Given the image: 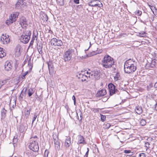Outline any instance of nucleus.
<instances>
[{
	"label": "nucleus",
	"mask_w": 157,
	"mask_h": 157,
	"mask_svg": "<svg viewBox=\"0 0 157 157\" xmlns=\"http://www.w3.org/2000/svg\"><path fill=\"white\" fill-rule=\"evenodd\" d=\"M36 33L34 31H33V37L31 40V41L29 44V47H31V48H33V44L34 40L35 39L37 40V39L38 36V33L37 31L36 32Z\"/></svg>",
	"instance_id": "nucleus-14"
},
{
	"label": "nucleus",
	"mask_w": 157,
	"mask_h": 157,
	"mask_svg": "<svg viewBox=\"0 0 157 157\" xmlns=\"http://www.w3.org/2000/svg\"><path fill=\"white\" fill-rule=\"evenodd\" d=\"M71 138L70 137H67V138L65 140L64 146L67 148L70 147L71 144Z\"/></svg>",
	"instance_id": "nucleus-23"
},
{
	"label": "nucleus",
	"mask_w": 157,
	"mask_h": 157,
	"mask_svg": "<svg viewBox=\"0 0 157 157\" xmlns=\"http://www.w3.org/2000/svg\"><path fill=\"white\" fill-rule=\"evenodd\" d=\"M146 33L145 32H143L139 33V36L142 37H144L146 36Z\"/></svg>",
	"instance_id": "nucleus-40"
},
{
	"label": "nucleus",
	"mask_w": 157,
	"mask_h": 157,
	"mask_svg": "<svg viewBox=\"0 0 157 157\" xmlns=\"http://www.w3.org/2000/svg\"><path fill=\"white\" fill-rule=\"evenodd\" d=\"M156 63V62L155 60H152L151 62V63L150 66L151 67H154Z\"/></svg>",
	"instance_id": "nucleus-43"
},
{
	"label": "nucleus",
	"mask_w": 157,
	"mask_h": 157,
	"mask_svg": "<svg viewBox=\"0 0 157 157\" xmlns=\"http://www.w3.org/2000/svg\"><path fill=\"white\" fill-rule=\"evenodd\" d=\"M6 82V80H0V85H1V87H2Z\"/></svg>",
	"instance_id": "nucleus-48"
},
{
	"label": "nucleus",
	"mask_w": 157,
	"mask_h": 157,
	"mask_svg": "<svg viewBox=\"0 0 157 157\" xmlns=\"http://www.w3.org/2000/svg\"><path fill=\"white\" fill-rule=\"evenodd\" d=\"M38 115V114L37 115L36 113H35L32 121V125L33 124V123L35 121V120L36 119V118Z\"/></svg>",
	"instance_id": "nucleus-44"
},
{
	"label": "nucleus",
	"mask_w": 157,
	"mask_h": 157,
	"mask_svg": "<svg viewBox=\"0 0 157 157\" xmlns=\"http://www.w3.org/2000/svg\"><path fill=\"white\" fill-rule=\"evenodd\" d=\"M54 144L56 149L59 150L60 148V141L59 140H57V141H55Z\"/></svg>",
	"instance_id": "nucleus-33"
},
{
	"label": "nucleus",
	"mask_w": 157,
	"mask_h": 157,
	"mask_svg": "<svg viewBox=\"0 0 157 157\" xmlns=\"http://www.w3.org/2000/svg\"><path fill=\"white\" fill-rule=\"evenodd\" d=\"M4 39H3V36H1L0 39V41L1 43L3 44V42L4 41Z\"/></svg>",
	"instance_id": "nucleus-57"
},
{
	"label": "nucleus",
	"mask_w": 157,
	"mask_h": 157,
	"mask_svg": "<svg viewBox=\"0 0 157 157\" xmlns=\"http://www.w3.org/2000/svg\"><path fill=\"white\" fill-rule=\"evenodd\" d=\"M79 113H80V119H79V118L78 116V113H77V112H76V115L77 116L78 120H79L80 121H81L82 120V114L80 110H79Z\"/></svg>",
	"instance_id": "nucleus-37"
},
{
	"label": "nucleus",
	"mask_w": 157,
	"mask_h": 157,
	"mask_svg": "<svg viewBox=\"0 0 157 157\" xmlns=\"http://www.w3.org/2000/svg\"><path fill=\"white\" fill-rule=\"evenodd\" d=\"M48 67L49 73L50 75H52L54 72V67L52 61H49L46 63Z\"/></svg>",
	"instance_id": "nucleus-9"
},
{
	"label": "nucleus",
	"mask_w": 157,
	"mask_h": 157,
	"mask_svg": "<svg viewBox=\"0 0 157 157\" xmlns=\"http://www.w3.org/2000/svg\"><path fill=\"white\" fill-rule=\"evenodd\" d=\"M102 50H100V52H97L96 51H94L92 52H90L89 54L87 55V57L91 56L94 55H96L98 54H99L102 52Z\"/></svg>",
	"instance_id": "nucleus-29"
},
{
	"label": "nucleus",
	"mask_w": 157,
	"mask_h": 157,
	"mask_svg": "<svg viewBox=\"0 0 157 157\" xmlns=\"http://www.w3.org/2000/svg\"><path fill=\"white\" fill-rule=\"evenodd\" d=\"M48 151L47 150H45V151L44 153V155L45 156H46L47 157L48 156Z\"/></svg>",
	"instance_id": "nucleus-55"
},
{
	"label": "nucleus",
	"mask_w": 157,
	"mask_h": 157,
	"mask_svg": "<svg viewBox=\"0 0 157 157\" xmlns=\"http://www.w3.org/2000/svg\"><path fill=\"white\" fill-rule=\"evenodd\" d=\"M102 62L103 67L106 68H110L115 65V62L113 58L109 55L104 56Z\"/></svg>",
	"instance_id": "nucleus-2"
},
{
	"label": "nucleus",
	"mask_w": 157,
	"mask_h": 157,
	"mask_svg": "<svg viewBox=\"0 0 157 157\" xmlns=\"http://www.w3.org/2000/svg\"><path fill=\"white\" fill-rule=\"evenodd\" d=\"M147 90L150 93L154 92L155 90V88L154 86H153L152 83L150 84L147 86Z\"/></svg>",
	"instance_id": "nucleus-20"
},
{
	"label": "nucleus",
	"mask_w": 157,
	"mask_h": 157,
	"mask_svg": "<svg viewBox=\"0 0 157 157\" xmlns=\"http://www.w3.org/2000/svg\"><path fill=\"white\" fill-rule=\"evenodd\" d=\"M103 109V108H95V109H94V113H98L99 112V110L100 109V110H101V109Z\"/></svg>",
	"instance_id": "nucleus-52"
},
{
	"label": "nucleus",
	"mask_w": 157,
	"mask_h": 157,
	"mask_svg": "<svg viewBox=\"0 0 157 157\" xmlns=\"http://www.w3.org/2000/svg\"><path fill=\"white\" fill-rule=\"evenodd\" d=\"M30 109H26L25 111V116L26 117V118L28 117L29 115L30 114Z\"/></svg>",
	"instance_id": "nucleus-35"
},
{
	"label": "nucleus",
	"mask_w": 157,
	"mask_h": 157,
	"mask_svg": "<svg viewBox=\"0 0 157 157\" xmlns=\"http://www.w3.org/2000/svg\"><path fill=\"white\" fill-rule=\"evenodd\" d=\"M139 157H146L147 154L144 153H141L139 154Z\"/></svg>",
	"instance_id": "nucleus-46"
},
{
	"label": "nucleus",
	"mask_w": 157,
	"mask_h": 157,
	"mask_svg": "<svg viewBox=\"0 0 157 157\" xmlns=\"http://www.w3.org/2000/svg\"><path fill=\"white\" fill-rule=\"evenodd\" d=\"M51 44L54 46H60L62 45L63 43L61 40L56 38H52L51 41Z\"/></svg>",
	"instance_id": "nucleus-8"
},
{
	"label": "nucleus",
	"mask_w": 157,
	"mask_h": 157,
	"mask_svg": "<svg viewBox=\"0 0 157 157\" xmlns=\"http://www.w3.org/2000/svg\"><path fill=\"white\" fill-rule=\"evenodd\" d=\"M73 2L76 4H78L79 3V0H73Z\"/></svg>",
	"instance_id": "nucleus-56"
},
{
	"label": "nucleus",
	"mask_w": 157,
	"mask_h": 157,
	"mask_svg": "<svg viewBox=\"0 0 157 157\" xmlns=\"http://www.w3.org/2000/svg\"><path fill=\"white\" fill-rule=\"evenodd\" d=\"M72 52V49H70L65 52L63 56V59L65 62L69 61L71 60Z\"/></svg>",
	"instance_id": "nucleus-6"
},
{
	"label": "nucleus",
	"mask_w": 157,
	"mask_h": 157,
	"mask_svg": "<svg viewBox=\"0 0 157 157\" xmlns=\"http://www.w3.org/2000/svg\"><path fill=\"white\" fill-rule=\"evenodd\" d=\"M78 144H86L85 138L83 136L80 135H79L78 136Z\"/></svg>",
	"instance_id": "nucleus-17"
},
{
	"label": "nucleus",
	"mask_w": 157,
	"mask_h": 157,
	"mask_svg": "<svg viewBox=\"0 0 157 157\" xmlns=\"http://www.w3.org/2000/svg\"><path fill=\"white\" fill-rule=\"evenodd\" d=\"M134 153V152H131L128 155L129 156H131L133 155V154Z\"/></svg>",
	"instance_id": "nucleus-60"
},
{
	"label": "nucleus",
	"mask_w": 157,
	"mask_h": 157,
	"mask_svg": "<svg viewBox=\"0 0 157 157\" xmlns=\"http://www.w3.org/2000/svg\"><path fill=\"white\" fill-rule=\"evenodd\" d=\"M124 152L125 153H126V154H129L131 151L130 150H125L124 151Z\"/></svg>",
	"instance_id": "nucleus-53"
},
{
	"label": "nucleus",
	"mask_w": 157,
	"mask_h": 157,
	"mask_svg": "<svg viewBox=\"0 0 157 157\" xmlns=\"http://www.w3.org/2000/svg\"><path fill=\"white\" fill-rule=\"evenodd\" d=\"M20 24L21 26H23L25 27L27 26V21L25 17H22L20 18Z\"/></svg>",
	"instance_id": "nucleus-18"
},
{
	"label": "nucleus",
	"mask_w": 157,
	"mask_h": 157,
	"mask_svg": "<svg viewBox=\"0 0 157 157\" xmlns=\"http://www.w3.org/2000/svg\"><path fill=\"white\" fill-rule=\"evenodd\" d=\"M42 20L43 21H47L48 20V17L46 13H43L41 17Z\"/></svg>",
	"instance_id": "nucleus-32"
},
{
	"label": "nucleus",
	"mask_w": 157,
	"mask_h": 157,
	"mask_svg": "<svg viewBox=\"0 0 157 157\" xmlns=\"http://www.w3.org/2000/svg\"><path fill=\"white\" fill-rule=\"evenodd\" d=\"M15 22L14 20L13 19L12 17H11L10 16L9 17V18L8 19H7L6 22V25H9L12 24L13 22Z\"/></svg>",
	"instance_id": "nucleus-27"
},
{
	"label": "nucleus",
	"mask_w": 157,
	"mask_h": 157,
	"mask_svg": "<svg viewBox=\"0 0 157 157\" xmlns=\"http://www.w3.org/2000/svg\"><path fill=\"white\" fill-rule=\"evenodd\" d=\"M27 90V88H24L21 91V94L19 97V99L20 101L22 100L23 99V96H25Z\"/></svg>",
	"instance_id": "nucleus-21"
},
{
	"label": "nucleus",
	"mask_w": 157,
	"mask_h": 157,
	"mask_svg": "<svg viewBox=\"0 0 157 157\" xmlns=\"http://www.w3.org/2000/svg\"><path fill=\"white\" fill-rule=\"evenodd\" d=\"M30 37L25 36L23 35H22L20 38V41L24 44L27 43L30 39Z\"/></svg>",
	"instance_id": "nucleus-16"
},
{
	"label": "nucleus",
	"mask_w": 157,
	"mask_h": 157,
	"mask_svg": "<svg viewBox=\"0 0 157 157\" xmlns=\"http://www.w3.org/2000/svg\"><path fill=\"white\" fill-rule=\"evenodd\" d=\"M141 18V22L144 24L149 20V17L148 14L145 12H144Z\"/></svg>",
	"instance_id": "nucleus-10"
},
{
	"label": "nucleus",
	"mask_w": 157,
	"mask_h": 157,
	"mask_svg": "<svg viewBox=\"0 0 157 157\" xmlns=\"http://www.w3.org/2000/svg\"><path fill=\"white\" fill-rule=\"evenodd\" d=\"M43 48V43L41 42L39 43V44H37V49L39 53L40 54H41L43 53L42 51Z\"/></svg>",
	"instance_id": "nucleus-25"
},
{
	"label": "nucleus",
	"mask_w": 157,
	"mask_h": 157,
	"mask_svg": "<svg viewBox=\"0 0 157 157\" xmlns=\"http://www.w3.org/2000/svg\"><path fill=\"white\" fill-rule=\"evenodd\" d=\"M134 13L136 15H138L139 16H140L142 14V12L141 11H140L139 10H138L137 11H136Z\"/></svg>",
	"instance_id": "nucleus-45"
},
{
	"label": "nucleus",
	"mask_w": 157,
	"mask_h": 157,
	"mask_svg": "<svg viewBox=\"0 0 157 157\" xmlns=\"http://www.w3.org/2000/svg\"><path fill=\"white\" fill-rule=\"evenodd\" d=\"M88 153L89 152L88 151H87L86 152V153L85 156L86 157H88Z\"/></svg>",
	"instance_id": "nucleus-61"
},
{
	"label": "nucleus",
	"mask_w": 157,
	"mask_h": 157,
	"mask_svg": "<svg viewBox=\"0 0 157 157\" xmlns=\"http://www.w3.org/2000/svg\"><path fill=\"white\" fill-rule=\"evenodd\" d=\"M34 88L31 87L28 90V94L29 97H31L35 91Z\"/></svg>",
	"instance_id": "nucleus-28"
},
{
	"label": "nucleus",
	"mask_w": 157,
	"mask_h": 157,
	"mask_svg": "<svg viewBox=\"0 0 157 157\" xmlns=\"http://www.w3.org/2000/svg\"><path fill=\"white\" fill-rule=\"evenodd\" d=\"M137 69V63L133 59H130L126 60L124 63V70L128 74L132 73Z\"/></svg>",
	"instance_id": "nucleus-1"
},
{
	"label": "nucleus",
	"mask_w": 157,
	"mask_h": 157,
	"mask_svg": "<svg viewBox=\"0 0 157 157\" xmlns=\"http://www.w3.org/2000/svg\"><path fill=\"white\" fill-rule=\"evenodd\" d=\"M88 5L91 7H101L103 6L101 2L98 0H93L88 3Z\"/></svg>",
	"instance_id": "nucleus-5"
},
{
	"label": "nucleus",
	"mask_w": 157,
	"mask_h": 157,
	"mask_svg": "<svg viewBox=\"0 0 157 157\" xmlns=\"http://www.w3.org/2000/svg\"><path fill=\"white\" fill-rule=\"evenodd\" d=\"M4 67L5 70L9 71L11 69L12 66L10 62L7 61L4 64Z\"/></svg>",
	"instance_id": "nucleus-19"
},
{
	"label": "nucleus",
	"mask_w": 157,
	"mask_h": 157,
	"mask_svg": "<svg viewBox=\"0 0 157 157\" xmlns=\"http://www.w3.org/2000/svg\"><path fill=\"white\" fill-rule=\"evenodd\" d=\"M28 65L29 66H31V67L30 68V69L31 70L33 67V64L31 62V59L30 58L28 60Z\"/></svg>",
	"instance_id": "nucleus-42"
},
{
	"label": "nucleus",
	"mask_w": 157,
	"mask_h": 157,
	"mask_svg": "<svg viewBox=\"0 0 157 157\" xmlns=\"http://www.w3.org/2000/svg\"><path fill=\"white\" fill-rule=\"evenodd\" d=\"M100 116L101 121L102 122H104L106 118V116L103 114H100Z\"/></svg>",
	"instance_id": "nucleus-39"
},
{
	"label": "nucleus",
	"mask_w": 157,
	"mask_h": 157,
	"mask_svg": "<svg viewBox=\"0 0 157 157\" xmlns=\"http://www.w3.org/2000/svg\"><path fill=\"white\" fill-rule=\"evenodd\" d=\"M145 147H150V144L148 142H146L145 143Z\"/></svg>",
	"instance_id": "nucleus-54"
},
{
	"label": "nucleus",
	"mask_w": 157,
	"mask_h": 157,
	"mask_svg": "<svg viewBox=\"0 0 157 157\" xmlns=\"http://www.w3.org/2000/svg\"><path fill=\"white\" fill-rule=\"evenodd\" d=\"M105 128L106 129H108L111 126L110 124L109 123H107L105 124Z\"/></svg>",
	"instance_id": "nucleus-51"
},
{
	"label": "nucleus",
	"mask_w": 157,
	"mask_h": 157,
	"mask_svg": "<svg viewBox=\"0 0 157 157\" xmlns=\"http://www.w3.org/2000/svg\"><path fill=\"white\" fill-rule=\"evenodd\" d=\"M84 71H81V72H78L76 75L77 77L79 79H81V80L82 82L86 81V75L83 73Z\"/></svg>",
	"instance_id": "nucleus-12"
},
{
	"label": "nucleus",
	"mask_w": 157,
	"mask_h": 157,
	"mask_svg": "<svg viewBox=\"0 0 157 157\" xmlns=\"http://www.w3.org/2000/svg\"><path fill=\"white\" fill-rule=\"evenodd\" d=\"M72 99L74 101V103L75 105L76 103V100L75 97L74 95H73L72 97Z\"/></svg>",
	"instance_id": "nucleus-50"
},
{
	"label": "nucleus",
	"mask_w": 157,
	"mask_h": 157,
	"mask_svg": "<svg viewBox=\"0 0 157 157\" xmlns=\"http://www.w3.org/2000/svg\"><path fill=\"white\" fill-rule=\"evenodd\" d=\"M7 110H6L4 108H3L1 111V115L2 117L4 118L6 117V113Z\"/></svg>",
	"instance_id": "nucleus-34"
},
{
	"label": "nucleus",
	"mask_w": 157,
	"mask_h": 157,
	"mask_svg": "<svg viewBox=\"0 0 157 157\" xmlns=\"http://www.w3.org/2000/svg\"><path fill=\"white\" fill-rule=\"evenodd\" d=\"M108 87L110 96H112L115 94H120V92L117 90V87L112 83H109L108 85Z\"/></svg>",
	"instance_id": "nucleus-3"
},
{
	"label": "nucleus",
	"mask_w": 157,
	"mask_h": 157,
	"mask_svg": "<svg viewBox=\"0 0 157 157\" xmlns=\"http://www.w3.org/2000/svg\"><path fill=\"white\" fill-rule=\"evenodd\" d=\"M28 128V125L26 123L21 122L19 124L18 130L21 133H25Z\"/></svg>",
	"instance_id": "nucleus-7"
},
{
	"label": "nucleus",
	"mask_w": 157,
	"mask_h": 157,
	"mask_svg": "<svg viewBox=\"0 0 157 157\" xmlns=\"http://www.w3.org/2000/svg\"><path fill=\"white\" fill-rule=\"evenodd\" d=\"M13 101H14V105H13V106H12V107L13 108H14V106H16V100L15 99H14L13 100Z\"/></svg>",
	"instance_id": "nucleus-58"
},
{
	"label": "nucleus",
	"mask_w": 157,
	"mask_h": 157,
	"mask_svg": "<svg viewBox=\"0 0 157 157\" xmlns=\"http://www.w3.org/2000/svg\"><path fill=\"white\" fill-rule=\"evenodd\" d=\"M157 103H156L155 105V110H157Z\"/></svg>",
	"instance_id": "nucleus-64"
},
{
	"label": "nucleus",
	"mask_w": 157,
	"mask_h": 157,
	"mask_svg": "<svg viewBox=\"0 0 157 157\" xmlns=\"http://www.w3.org/2000/svg\"><path fill=\"white\" fill-rule=\"evenodd\" d=\"M154 87L156 89V90H157V82H156L154 84Z\"/></svg>",
	"instance_id": "nucleus-59"
},
{
	"label": "nucleus",
	"mask_w": 157,
	"mask_h": 157,
	"mask_svg": "<svg viewBox=\"0 0 157 157\" xmlns=\"http://www.w3.org/2000/svg\"><path fill=\"white\" fill-rule=\"evenodd\" d=\"M24 35L25 36L30 37V36L31 35V32L30 30H29L25 31L24 32Z\"/></svg>",
	"instance_id": "nucleus-30"
},
{
	"label": "nucleus",
	"mask_w": 157,
	"mask_h": 157,
	"mask_svg": "<svg viewBox=\"0 0 157 157\" xmlns=\"http://www.w3.org/2000/svg\"><path fill=\"white\" fill-rule=\"evenodd\" d=\"M25 0H17L15 5V9L17 10L21 8V6L24 5Z\"/></svg>",
	"instance_id": "nucleus-11"
},
{
	"label": "nucleus",
	"mask_w": 157,
	"mask_h": 157,
	"mask_svg": "<svg viewBox=\"0 0 157 157\" xmlns=\"http://www.w3.org/2000/svg\"><path fill=\"white\" fill-rule=\"evenodd\" d=\"M107 93L106 90L104 89H102L101 90H99L96 94V97H100L103 96Z\"/></svg>",
	"instance_id": "nucleus-15"
},
{
	"label": "nucleus",
	"mask_w": 157,
	"mask_h": 157,
	"mask_svg": "<svg viewBox=\"0 0 157 157\" xmlns=\"http://www.w3.org/2000/svg\"><path fill=\"white\" fill-rule=\"evenodd\" d=\"M53 141L54 142V143H55V141H57V140H59L58 138H57V140H56L55 138H54L53 137Z\"/></svg>",
	"instance_id": "nucleus-63"
},
{
	"label": "nucleus",
	"mask_w": 157,
	"mask_h": 157,
	"mask_svg": "<svg viewBox=\"0 0 157 157\" xmlns=\"http://www.w3.org/2000/svg\"><path fill=\"white\" fill-rule=\"evenodd\" d=\"M58 5L63 6L64 5L63 0H56Z\"/></svg>",
	"instance_id": "nucleus-36"
},
{
	"label": "nucleus",
	"mask_w": 157,
	"mask_h": 157,
	"mask_svg": "<svg viewBox=\"0 0 157 157\" xmlns=\"http://www.w3.org/2000/svg\"><path fill=\"white\" fill-rule=\"evenodd\" d=\"M120 76V75L119 72H117L115 76L114 77V79L116 80H118Z\"/></svg>",
	"instance_id": "nucleus-41"
},
{
	"label": "nucleus",
	"mask_w": 157,
	"mask_h": 157,
	"mask_svg": "<svg viewBox=\"0 0 157 157\" xmlns=\"http://www.w3.org/2000/svg\"><path fill=\"white\" fill-rule=\"evenodd\" d=\"M42 98L41 97H38V99H37V100H38L40 101H42Z\"/></svg>",
	"instance_id": "nucleus-62"
},
{
	"label": "nucleus",
	"mask_w": 157,
	"mask_h": 157,
	"mask_svg": "<svg viewBox=\"0 0 157 157\" xmlns=\"http://www.w3.org/2000/svg\"><path fill=\"white\" fill-rule=\"evenodd\" d=\"M100 71H96L90 72L89 74L91 76H94V78L98 80L99 79L100 76Z\"/></svg>",
	"instance_id": "nucleus-13"
},
{
	"label": "nucleus",
	"mask_w": 157,
	"mask_h": 157,
	"mask_svg": "<svg viewBox=\"0 0 157 157\" xmlns=\"http://www.w3.org/2000/svg\"><path fill=\"white\" fill-rule=\"evenodd\" d=\"M6 34L5 35H4V34H2V36H3V39H4V41L3 42V44H6L9 43L10 41V39L9 38V36L7 35V36L6 35Z\"/></svg>",
	"instance_id": "nucleus-22"
},
{
	"label": "nucleus",
	"mask_w": 157,
	"mask_h": 157,
	"mask_svg": "<svg viewBox=\"0 0 157 157\" xmlns=\"http://www.w3.org/2000/svg\"><path fill=\"white\" fill-rule=\"evenodd\" d=\"M5 50H4L2 48L0 47V58H2L3 57H4V56L6 55V54L5 53Z\"/></svg>",
	"instance_id": "nucleus-31"
},
{
	"label": "nucleus",
	"mask_w": 157,
	"mask_h": 157,
	"mask_svg": "<svg viewBox=\"0 0 157 157\" xmlns=\"http://www.w3.org/2000/svg\"><path fill=\"white\" fill-rule=\"evenodd\" d=\"M18 140L17 139H13V145L14 147L15 146V145L16 144V143L17 142Z\"/></svg>",
	"instance_id": "nucleus-49"
},
{
	"label": "nucleus",
	"mask_w": 157,
	"mask_h": 157,
	"mask_svg": "<svg viewBox=\"0 0 157 157\" xmlns=\"http://www.w3.org/2000/svg\"><path fill=\"white\" fill-rule=\"evenodd\" d=\"M135 111L138 114H140L143 112L142 108L141 106H138L136 107Z\"/></svg>",
	"instance_id": "nucleus-26"
},
{
	"label": "nucleus",
	"mask_w": 157,
	"mask_h": 157,
	"mask_svg": "<svg viewBox=\"0 0 157 157\" xmlns=\"http://www.w3.org/2000/svg\"><path fill=\"white\" fill-rule=\"evenodd\" d=\"M29 73V72L28 71H27L25 72V73H23V75H21V78L22 79H24L25 78V76L26 75H27Z\"/></svg>",
	"instance_id": "nucleus-47"
},
{
	"label": "nucleus",
	"mask_w": 157,
	"mask_h": 157,
	"mask_svg": "<svg viewBox=\"0 0 157 157\" xmlns=\"http://www.w3.org/2000/svg\"><path fill=\"white\" fill-rule=\"evenodd\" d=\"M19 15V13L18 12H14L10 14V16L12 17L13 19L15 21L17 20V18H18V16Z\"/></svg>",
	"instance_id": "nucleus-24"
},
{
	"label": "nucleus",
	"mask_w": 157,
	"mask_h": 157,
	"mask_svg": "<svg viewBox=\"0 0 157 157\" xmlns=\"http://www.w3.org/2000/svg\"><path fill=\"white\" fill-rule=\"evenodd\" d=\"M29 147L30 150L33 151L38 152L39 147L38 142L34 140L30 143Z\"/></svg>",
	"instance_id": "nucleus-4"
},
{
	"label": "nucleus",
	"mask_w": 157,
	"mask_h": 157,
	"mask_svg": "<svg viewBox=\"0 0 157 157\" xmlns=\"http://www.w3.org/2000/svg\"><path fill=\"white\" fill-rule=\"evenodd\" d=\"M140 123V125L142 126H144L146 125V122L145 120L144 119L141 120Z\"/></svg>",
	"instance_id": "nucleus-38"
}]
</instances>
